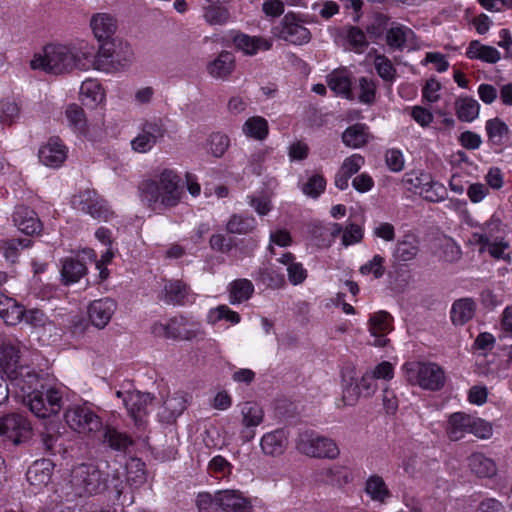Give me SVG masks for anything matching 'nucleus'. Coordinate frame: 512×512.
<instances>
[{"label": "nucleus", "mask_w": 512, "mask_h": 512, "mask_svg": "<svg viewBox=\"0 0 512 512\" xmlns=\"http://www.w3.org/2000/svg\"><path fill=\"white\" fill-rule=\"evenodd\" d=\"M93 46L81 42L78 46L48 44L30 62L33 70L41 69L59 75L73 69L88 70L92 67Z\"/></svg>", "instance_id": "nucleus-1"}, {"label": "nucleus", "mask_w": 512, "mask_h": 512, "mask_svg": "<svg viewBox=\"0 0 512 512\" xmlns=\"http://www.w3.org/2000/svg\"><path fill=\"white\" fill-rule=\"evenodd\" d=\"M11 384L22 392L28 393L27 405L38 418H48L57 415L63 407V392L56 387L45 391H35L39 382L38 374L29 366L20 365L7 375Z\"/></svg>", "instance_id": "nucleus-2"}, {"label": "nucleus", "mask_w": 512, "mask_h": 512, "mask_svg": "<svg viewBox=\"0 0 512 512\" xmlns=\"http://www.w3.org/2000/svg\"><path fill=\"white\" fill-rule=\"evenodd\" d=\"M138 193L144 205L158 212L176 207L181 201L183 188L178 174L164 169L157 178L142 181Z\"/></svg>", "instance_id": "nucleus-3"}, {"label": "nucleus", "mask_w": 512, "mask_h": 512, "mask_svg": "<svg viewBox=\"0 0 512 512\" xmlns=\"http://www.w3.org/2000/svg\"><path fill=\"white\" fill-rule=\"evenodd\" d=\"M71 487L76 495L93 496L107 488L108 474L93 463H82L71 472Z\"/></svg>", "instance_id": "nucleus-4"}, {"label": "nucleus", "mask_w": 512, "mask_h": 512, "mask_svg": "<svg viewBox=\"0 0 512 512\" xmlns=\"http://www.w3.org/2000/svg\"><path fill=\"white\" fill-rule=\"evenodd\" d=\"M406 380L411 385H418L422 389L436 391L445 384L443 369L431 362H408L403 365Z\"/></svg>", "instance_id": "nucleus-5"}, {"label": "nucleus", "mask_w": 512, "mask_h": 512, "mask_svg": "<svg viewBox=\"0 0 512 512\" xmlns=\"http://www.w3.org/2000/svg\"><path fill=\"white\" fill-rule=\"evenodd\" d=\"M446 433L451 441H459L467 433L480 439H487L492 435V426L481 418L464 412H455L448 418Z\"/></svg>", "instance_id": "nucleus-6"}, {"label": "nucleus", "mask_w": 512, "mask_h": 512, "mask_svg": "<svg viewBox=\"0 0 512 512\" xmlns=\"http://www.w3.org/2000/svg\"><path fill=\"white\" fill-rule=\"evenodd\" d=\"M296 448L300 453L312 458L335 459L340 453L334 440L313 430H306L298 435Z\"/></svg>", "instance_id": "nucleus-7"}, {"label": "nucleus", "mask_w": 512, "mask_h": 512, "mask_svg": "<svg viewBox=\"0 0 512 512\" xmlns=\"http://www.w3.org/2000/svg\"><path fill=\"white\" fill-rule=\"evenodd\" d=\"M93 60L91 68L110 73L128 67L133 61V51L127 44L118 50L102 45L97 54L93 48Z\"/></svg>", "instance_id": "nucleus-8"}, {"label": "nucleus", "mask_w": 512, "mask_h": 512, "mask_svg": "<svg viewBox=\"0 0 512 512\" xmlns=\"http://www.w3.org/2000/svg\"><path fill=\"white\" fill-rule=\"evenodd\" d=\"M64 419L71 429L93 439L99 435L103 428L101 418L86 405L69 408L64 414Z\"/></svg>", "instance_id": "nucleus-9"}, {"label": "nucleus", "mask_w": 512, "mask_h": 512, "mask_svg": "<svg viewBox=\"0 0 512 512\" xmlns=\"http://www.w3.org/2000/svg\"><path fill=\"white\" fill-rule=\"evenodd\" d=\"M71 204L75 210L97 220L108 221L114 216L107 201L93 189H85L74 195Z\"/></svg>", "instance_id": "nucleus-10"}, {"label": "nucleus", "mask_w": 512, "mask_h": 512, "mask_svg": "<svg viewBox=\"0 0 512 512\" xmlns=\"http://www.w3.org/2000/svg\"><path fill=\"white\" fill-rule=\"evenodd\" d=\"M276 30L279 39L292 45H304L311 40L310 30L293 12H288L283 16Z\"/></svg>", "instance_id": "nucleus-11"}, {"label": "nucleus", "mask_w": 512, "mask_h": 512, "mask_svg": "<svg viewBox=\"0 0 512 512\" xmlns=\"http://www.w3.org/2000/svg\"><path fill=\"white\" fill-rule=\"evenodd\" d=\"M32 432L30 422L22 415L11 413L0 417V437L18 445L26 441Z\"/></svg>", "instance_id": "nucleus-12"}, {"label": "nucleus", "mask_w": 512, "mask_h": 512, "mask_svg": "<svg viewBox=\"0 0 512 512\" xmlns=\"http://www.w3.org/2000/svg\"><path fill=\"white\" fill-rule=\"evenodd\" d=\"M240 438L243 442H250L256 435V428L264 420L263 409L254 402H246L241 406Z\"/></svg>", "instance_id": "nucleus-13"}, {"label": "nucleus", "mask_w": 512, "mask_h": 512, "mask_svg": "<svg viewBox=\"0 0 512 512\" xmlns=\"http://www.w3.org/2000/svg\"><path fill=\"white\" fill-rule=\"evenodd\" d=\"M95 439L99 440L105 447L120 453H126L134 443L130 435L110 425H103L101 432Z\"/></svg>", "instance_id": "nucleus-14"}, {"label": "nucleus", "mask_w": 512, "mask_h": 512, "mask_svg": "<svg viewBox=\"0 0 512 512\" xmlns=\"http://www.w3.org/2000/svg\"><path fill=\"white\" fill-rule=\"evenodd\" d=\"M116 396L122 399L129 415L135 421L141 419L143 414H146V408L153 400L150 393L140 391H117Z\"/></svg>", "instance_id": "nucleus-15"}, {"label": "nucleus", "mask_w": 512, "mask_h": 512, "mask_svg": "<svg viewBox=\"0 0 512 512\" xmlns=\"http://www.w3.org/2000/svg\"><path fill=\"white\" fill-rule=\"evenodd\" d=\"M369 332L375 338L374 345L383 347L387 344L386 335L393 329V317L387 311H378L369 318Z\"/></svg>", "instance_id": "nucleus-16"}, {"label": "nucleus", "mask_w": 512, "mask_h": 512, "mask_svg": "<svg viewBox=\"0 0 512 512\" xmlns=\"http://www.w3.org/2000/svg\"><path fill=\"white\" fill-rule=\"evenodd\" d=\"M117 308L116 302L111 298L94 300L88 307V315L91 323L103 329L110 322Z\"/></svg>", "instance_id": "nucleus-17"}, {"label": "nucleus", "mask_w": 512, "mask_h": 512, "mask_svg": "<svg viewBox=\"0 0 512 512\" xmlns=\"http://www.w3.org/2000/svg\"><path fill=\"white\" fill-rule=\"evenodd\" d=\"M38 157L45 166L58 168L67 157V148L59 138H50L45 145L40 147Z\"/></svg>", "instance_id": "nucleus-18"}, {"label": "nucleus", "mask_w": 512, "mask_h": 512, "mask_svg": "<svg viewBox=\"0 0 512 512\" xmlns=\"http://www.w3.org/2000/svg\"><path fill=\"white\" fill-rule=\"evenodd\" d=\"M13 222L15 226L26 235L38 234L42 230V223L37 213L24 205L15 208Z\"/></svg>", "instance_id": "nucleus-19"}, {"label": "nucleus", "mask_w": 512, "mask_h": 512, "mask_svg": "<svg viewBox=\"0 0 512 512\" xmlns=\"http://www.w3.org/2000/svg\"><path fill=\"white\" fill-rule=\"evenodd\" d=\"M60 264V282L64 286L79 282L88 272L85 263L74 257L63 258Z\"/></svg>", "instance_id": "nucleus-20"}, {"label": "nucleus", "mask_w": 512, "mask_h": 512, "mask_svg": "<svg viewBox=\"0 0 512 512\" xmlns=\"http://www.w3.org/2000/svg\"><path fill=\"white\" fill-rule=\"evenodd\" d=\"M20 346L17 340L0 339V368L6 374L20 366Z\"/></svg>", "instance_id": "nucleus-21"}, {"label": "nucleus", "mask_w": 512, "mask_h": 512, "mask_svg": "<svg viewBox=\"0 0 512 512\" xmlns=\"http://www.w3.org/2000/svg\"><path fill=\"white\" fill-rule=\"evenodd\" d=\"M90 27L95 38L101 42L110 39L117 30V20L110 13H95L91 16Z\"/></svg>", "instance_id": "nucleus-22"}, {"label": "nucleus", "mask_w": 512, "mask_h": 512, "mask_svg": "<svg viewBox=\"0 0 512 512\" xmlns=\"http://www.w3.org/2000/svg\"><path fill=\"white\" fill-rule=\"evenodd\" d=\"M288 444V435L284 429L265 433L260 440L262 452L268 456L282 455Z\"/></svg>", "instance_id": "nucleus-23"}, {"label": "nucleus", "mask_w": 512, "mask_h": 512, "mask_svg": "<svg viewBox=\"0 0 512 512\" xmlns=\"http://www.w3.org/2000/svg\"><path fill=\"white\" fill-rule=\"evenodd\" d=\"M234 45L244 54L253 56L260 51L270 50L272 40L261 36H250L248 34L239 33L233 38Z\"/></svg>", "instance_id": "nucleus-24"}, {"label": "nucleus", "mask_w": 512, "mask_h": 512, "mask_svg": "<svg viewBox=\"0 0 512 512\" xmlns=\"http://www.w3.org/2000/svg\"><path fill=\"white\" fill-rule=\"evenodd\" d=\"M189 395L183 391H177L168 396L159 412L161 418L166 422H172L180 416L187 408Z\"/></svg>", "instance_id": "nucleus-25"}, {"label": "nucleus", "mask_w": 512, "mask_h": 512, "mask_svg": "<svg viewBox=\"0 0 512 512\" xmlns=\"http://www.w3.org/2000/svg\"><path fill=\"white\" fill-rule=\"evenodd\" d=\"M54 464L49 459L36 460L27 470L26 479L32 486L44 487L52 477Z\"/></svg>", "instance_id": "nucleus-26"}, {"label": "nucleus", "mask_w": 512, "mask_h": 512, "mask_svg": "<svg viewBox=\"0 0 512 512\" xmlns=\"http://www.w3.org/2000/svg\"><path fill=\"white\" fill-rule=\"evenodd\" d=\"M219 509L224 512H248L249 501L236 490L217 491Z\"/></svg>", "instance_id": "nucleus-27"}, {"label": "nucleus", "mask_w": 512, "mask_h": 512, "mask_svg": "<svg viewBox=\"0 0 512 512\" xmlns=\"http://www.w3.org/2000/svg\"><path fill=\"white\" fill-rule=\"evenodd\" d=\"M476 311V303L471 298H461L452 304L450 318L454 325L462 326L470 321Z\"/></svg>", "instance_id": "nucleus-28"}, {"label": "nucleus", "mask_w": 512, "mask_h": 512, "mask_svg": "<svg viewBox=\"0 0 512 512\" xmlns=\"http://www.w3.org/2000/svg\"><path fill=\"white\" fill-rule=\"evenodd\" d=\"M80 99L89 107H96L105 100V92L101 84L94 79H86L80 86Z\"/></svg>", "instance_id": "nucleus-29"}, {"label": "nucleus", "mask_w": 512, "mask_h": 512, "mask_svg": "<svg viewBox=\"0 0 512 512\" xmlns=\"http://www.w3.org/2000/svg\"><path fill=\"white\" fill-rule=\"evenodd\" d=\"M466 56L469 59H479L491 64L498 62L501 58L500 52L495 47L483 45L478 40L469 43Z\"/></svg>", "instance_id": "nucleus-30"}, {"label": "nucleus", "mask_w": 512, "mask_h": 512, "mask_svg": "<svg viewBox=\"0 0 512 512\" xmlns=\"http://www.w3.org/2000/svg\"><path fill=\"white\" fill-rule=\"evenodd\" d=\"M327 85L338 95L346 98L352 97L350 74L345 69L334 70L328 74Z\"/></svg>", "instance_id": "nucleus-31"}, {"label": "nucleus", "mask_w": 512, "mask_h": 512, "mask_svg": "<svg viewBox=\"0 0 512 512\" xmlns=\"http://www.w3.org/2000/svg\"><path fill=\"white\" fill-rule=\"evenodd\" d=\"M163 300L166 304L185 305L188 302V288L179 281H169L163 289Z\"/></svg>", "instance_id": "nucleus-32"}, {"label": "nucleus", "mask_w": 512, "mask_h": 512, "mask_svg": "<svg viewBox=\"0 0 512 512\" xmlns=\"http://www.w3.org/2000/svg\"><path fill=\"white\" fill-rule=\"evenodd\" d=\"M468 466L475 475L483 478L493 477L497 471L494 461L482 453H473L468 458Z\"/></svg>", "instance_id": "nucleus-33"}, {"label": "nucleus", "mask_w": 512, "mask_h": 512, "mask_svg": "<svg viewBox=\"0 0 512 512\" xmlns=\"http://www.w3.org/2000/svg\"><path fill=\"white\" fill-rule=\"evenodd\" d=\"M61 434L56 423L49 422L44 430L40 432V441L43 449L51 455H56L62 451L60 442Z\"/></svg>", "instance_id": "nucleus-34"}, {"label": "nucleus", "mask_w": 512, "mask_h": 512, "mask_svg": "<svg viewBox=\"0 0 512 512\" xmlns=\"http://www.w3.org/2000/svg\"><path fill=\"white\" fill-rule=\"evenodd\" d=\"M163 136V130H141L137 136L131 140V147L135 152L146 153L150 151Z\"/></svg>", "instance_id": "nucleus-35"}, {"label": "nucleus", "mask_w": 512, "mask_h": 512, "mask_svg": "<svg viewBox=\"0 0 512 512\" xmlns=\"http://www.w3.org/2000/svg\"><path fill=\"white\" fill-rule=\"evenodd\" d=\"M500 227V218L493 214L488 221L479 225L481 231L473 233V238L480 245H489L490 241L498 239Z\"/></svg>", "instance_id": "nucleus-36"}, {"label": "nucleus", "mask_w": 512, "mask_h": 512, "mask_svg": "<svg viewBox=\"0 0 512 512\" xmlns=\"http://www.w3.org/2000/svg\"><path fill=\"white\" fill-rule=\"evenodd\" d=\"M412 29L393 23L386 32V43L392 49L403 50L409 37L413 36Z\"/></svg>", "instance_id": "nucleus-37"}, {"label": "nucleus", "mask_w": 512, "mask_h": 512, "mask_svg": "<svg viewBox=\"0 0 512 512\" xmlns=\"http://www.w3.org/2000/svg\"><path fill=\"white\" fill-rule=\"evenodd\" d=\"M229 301L231 304H240L250 299L254 292V285L248 279H237L229 284Z\"/></svg>", "instance_id": "nucleus-38"}, {"label": "nucleus", "mask_w": 512, "mask_h": 512, "mask_svg": "<svg viewBox=\"0 0 512 512\" xmlns=\"http://www.w3.org/2000/svg\"><path fill=\"white\" fill-rule=\"evenodd\" d=\"M234 69V57L227 51L221 52L217 58L208 65V71L214 78H226Z\"/></svg>", "instance_id": "nucleus-39"}, {"label": "nucleus", "mask_w": 512, "mask_h": 512, "mask_svg": "<svg viewBox=\"0 0 512 512\" xmlns=\"http://www.w3.org/2000/svg\"><path fill=\"white\" fill-rule=\"evenodd\" d=\"M256 225V219L251 215L233 214L226 224V230L231 234H247L252 232Z\"/></svg>", "instance_id": "nucleus-40"}, {"label": "nucleus", "mask_w": 512, "mask_h": 512, "mask_svg": "<svg viewBox=\"0 0 512 512\" xmlns=\"http://www.w3.org/2000/svg\"><path fill=\"white\" fill-rule=\"evenodd\" d=\"M419 252L418 241L415 237L407 235L396 244L393 256L400 262L413 260Z\"/></svg>", "instance_id": "nucleus-41"}, {"label": "nucleus", "mask_w": 512, "mask_h": 512, "mask_svg": "<svg viewBox=\"0 0 512 512\" xmlns=\"http://www.w3.org/2000/svg\"><path fill=\"white\" fill-rule=\"evenodd\" d=\"M423 185L418 194L426 201L435 203L444 201L447 198L448 191L446 187L437 181H433L430 175H428V179Z\"/></svg>", "instance_id": "nucleus-42"}, {"label": "nucleus", "mask_w": 512, "mask_h": 512, "mask_svg": "<svg viewBox=\"0 0 512 512\" xmlns=\"http://www.w3.org/2000/svg\"><path fill=\"white\" fill-rule=\"evenodd\" d=\"M457 117L463 122H472L479 115L480 105L474 98L462 97L455 103Z\"/></svg>", "instance_id": "nucleus-43"}, {"label": "nucleus", "mask_w": 512, "mask_h": 512, "mask_svg": "<svg viewBox=\"0 0 512 512\" xmlns=\"http://www.w3.org/2000/svg\"><path fill=\"white\" fill-rule=\"evenodd\" d=\"M345 39L349 49L357 54H362L369 45L365 32L358 26H348Z\"/></svg>", "instance_id": "nucleus-44"}, {"label": "nucleus", "mask_w": 512, "mask_h": 512, "mask_svg": "<svg viewBox=\"0 0 512 512\" xmlns=\"http://www.w3.org/2000/svg\"><path fill=\"white\" fill-rule=\"evenodd\" d=\"M365 492L372 500L381 503L390 496L387 485L383 478L378 475H372L366 480Z\"/></svg>", "instance_id": "nucleus-45"}, {"label": "nucleus", "mask_w": 512, "mask_h": 512, "mask_svg": "<svg viewBox=\"0 0 512 512\" xmlns=\"http://www.w3.org/2000/svg\"><path fill=\"white\" fill-rule=\"evenodd\" d=\"M324 479L336 487H343L351 481V474L346 467L333 466L322 471Z\"/></svg>", "instance_id": "nucleus-46"}, {"label": "nucleus", "mask_w": 512, "mask_h": 512, "mask_svg": "<svg viewBox=\"0 0 512 512\" xmlns=\"http://www.w3.org/2000/svg\"><path fill=\"white\" fill-rule=\"evenodd\" d=\"M240 315L231 310L227 305H219L216 308L210 309L207 314V321L210 324H215L220 320H226L232 324L240 322Z\"/></svg>", "instance_id": "nucleus-47"}, {"label": "nucleus", "mask_w": 512, "mask_h": 512, "mask_svg": "<svg viewBox=\"0 0 512 512\" xmlns=\"http://www.w3.org/2000/svg\"><path fill=\"white\" fill-rule=\"evenodd\" d=\"M372 135L367 130H344L342 141L345 146L353 149L361 148L366 145Z\"/></svg>", "instance_id": "nucleus-48"}, {"label": "nucleus", "mask_w": 512, "mask_h": 512, "mask_svg": "<svg viewBox=\"0 0 512 512\" xmlns=\"http://www.w3.org/2000/svg\"><path fill=\"white\" fill-rule=\"evenodd\" d=\"M20 116V109L16 102L12 100L0 101V122L5 126L16 124Z\"/></svg>", "instance_id": "nucleus-49"}, {"label": "nucleus", "mask_w": 512, "mask_h": 512, "mask_svg": "<svg viewBox=\"0 0 512 512\" xmlns=\"http://www.w3.org/2000/svg\"><path fill=\"white\" fill-rule=\"evenodd\" d=\"M126 481L131 486H139L146 481L144 463L139 459H132L127 464Z\"/></svg>", "instance_id": "nucleus-50"}, {"label": "nucleus", "mask_w": 512, "mask_h": 512, "mask_svg": "<svg viewBox=\"0 0 512 512\" xmlns=\"http://www.w3.org/2000/svg\"><path fill=\"white\" fill-rule=\"evenodd\" d=\"M374 68L377 74L385 82H394L396 77V69L388 57L385 55H377L374 59Z\"/></svg>", "instance_id": "nucleus-51"}, {"label": "nucleus", "mask_w": 512, "mask_h": 512, "mask_svg": "<svg viewBox=\"0 0 512 512\" xmlns=\"http://www.w3.org/2000/svg\"><path fill=\"white\" fill-rule=\"evenodd\" d=\"M229 147V138L221 131L211 133L207 141V148L215 157H221Z\"/></svg>", "instance_id": "nucleus-52"}, {"label": "nucleus", "mask_w": 512, "mask_h": 512, "mask_svg": "<svg viewBox=\"0 0 512 512\" xmlns=\"http://www.w3.org/2000/svg\"><path fill=\"white\" fill-rule=\"evenodd\" d=\"M208 472L215 478H225L232 472V465L221 455L214 456L208 464Z\"/></svg>", "instance_id": "nucleus-53"}, {"label": "nucleus", "mask_w": 512, "mask_h": 512, "mask_svg": "<svg viewBox=\"0 0 512 512\" xmlns=\"http://www.w3.org/2000/svg\"><path fill=\"white\" fill-rule=\"evenodd\" d=\"M359 84V95L358 99L361 103L371 104L375 101L376 96V84L372 79L361 77L358 80Z\"/></svg>", "instance_id": "nucleus-54"}, {"label": "nucleus", "mask_w": 512, "mask_h": 512, "mask_svg": "<svg viewBox=\"0 0 512 512\" xmlns=\"http://www.w3.org/2000/svg\"><path fill=\"white\" fill-rule=\"evenodd\" d=\"M384 258L380 255H374L367 263L363 264L359 271L362 275L373 274L376 279L381 278L385 273Z\"/></svg>", "instance_id": "nucleus-55"}, {"label": "nucleus", "mask_w": 512, "mask_h": 512, "mask_svg": "<svg viewBox=\"0 0 512 512\" xmlns=\"http://www.w3.org/2000/svg\"><path fill=\"white\" fill-rule=\"evenodd\" d=\"M8 307L3 312L0 317L4 320V322L8 325H17L18 323L22 322L23 318V309L24 307L20 305L19 303L14 301H7Z\"/></svg>", "instance_id": "nucleus-56"}, {"label": "nucleus", "mask_w": 512, "mask_h": 512, "mask_svg": "<svg viewBox=\"0 0 512 512\" xmlns=\"http://www.w3.org/2000/svg\"><path fill=\"white\" fill-rule=\"evenodd\" d=\"M196 506L199 512H218V495H211L208 492H201L197 495Z\"/></svg>", "instance_id": "nucleus-57"}, {"label": "nucleus", "mask_w": 512, "mask_h": 512, "mask_svg": "<svg viewBox=\"0 0 512 512\" xmlns=\"http://www.w3.org/2000/svg\"><path fill=\"white\" fill-rule=\"evenodd\" d=\"M318 230H324L327 232L329 238L323 239L321 241L317 242V246L319 247H329L335 238H337L341 233L343 234V228L338 223H328L325 225H317L314 227V233H316Z\"/></svg>", "instance_id": "nucleus-58"}, {"label": "nucleus", "mask_w": 512, "mask_h": 512, "mask_svg": "<svg viewBox=\"0 0 512 512\" xmlns=\"http://www.w3.org/2000/svg\"><path fill=\"white\" fill-rule=\"evenodd\" d=\"M325 187L326 180L324 177L319 174H314L303 186V192L312 198H317L325 190Z\"/></svg>", "instance_id": "nucleus-59"}, {"label": "nucleus", "mask_w": 512, "mask_h": 512, "mask_svg": "<svg viewBox=\"0 0 512 512\" xmlns=\"http://www.w3.org/2000/svg\"><path fill=\"white\" fill-rule=\"evenodd\" d=\"M428 175L426 173L409 172L403 176L402 183L408 191L418 194V191L424 186L423 183L428 179Z\"/></svg>", "instance_id": "nucleus-60"}, {"label": "nucleus", "mask_w": 512, "mask_h": 512, "mask_svg": "<svg viewBox=\"0 0 512 512\" xmlns=\"http://www.w3.org/2000/svg\"><path fill=\"white\" fill-rule=\"evenodd\" d=\"M65 116L69 125L76 128H83L86 123L84 110L77 104L68 105L65 110Z\"/></svg>", "instance_id": "nucleus-61"}, {"label": "nucleus", "mask_w": 512, "mask_h": 512, "mask_svg": "<svg viewBox=\"0 0 512 512\" xmlns=\"http://www.w3.org/2000/svg\"><path fill=\"white\" fill-rule=\"evenodd\" d=\"M344 388H343V401L346 405H353L358 400V397L362 395L358 383H353V378L349 379L343 376Z\"/></svg>", "instance_id": "nucleus-62"}, {"label": "nucleus", "mask_w": 512, "mask_h": 512, "mask_svg": "<svg viewBox=\"0 0 512 512\" xmlns=\"http://www.w3.org/2000/svg\"><path fill=\"white\" fill-rule=\"evenodd\" d=\"M176 320L172 319L167 324H163L160 322L154 323L152 326V333L156 336L176 339L180 333L178 329L175 327Z\"/></svg>", "instance_id": "nucleus-63"}, {"label": "nucleus", "mask_w": 512, "mask_h": 512, "mask_svg": "<svg viewBox=\"0 0 512 512\" xmlns=\"http://www.w3.org/2000/svg\"><path fill=\"white\" fill-rule=\"evenodd\" d=\"M363 238L362 228L354 223L347 225L342 234V244L350 246L359 243Z\"/></svg>", "instance_id": "nucleus-64"}]
</instances>
